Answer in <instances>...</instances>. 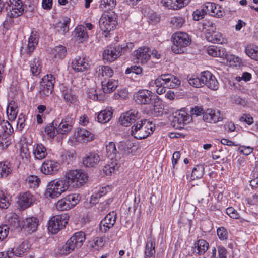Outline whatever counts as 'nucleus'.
Masks as SVG:
<instances>
[{
	"label": "nucleus",
	"instance_id": "f257e3e1",
	"mask_svg": "<svg viewBox=\"0 0 258 258\" xmlns=\"http://www.w3.org/2000/svg\"><path fill=\"white\" fill-rule=\"evenodd\" d=\"M155 125L152 122L143 119L138 121L131 128V135L137 139H145L154 132Z\"/></svg>",
	"mask_w": 258,
	"mask_h": 258
},
{
	"label": "nucleus",
	"instance_id": "f03ea898",
	"mask_svg": "<svg viewBox=\"0 0 258 258\" xmlns=\"http://www.w3.org/2000/svg\"><path fill=\"white\" fill-rule=\"evenodd\" d=\"M69 187L82 186L88 180L87 174L82 170H72L66 172L64 179Z\"/></svg>",
	"mask_w": 258,
	"mask_h": 258
},
{
	"label": "nucleus",
	"instance_id": "7ed1b4c3",
	"mask_svg": "<svg viewBox=\"0 0 258 258\" xmlns=\"http://www.w3.org/2000/svg\"><path fill=\"white\" fill-rule=\"evenodd\" d=\"M173 45L172 51L176 54H181L184 52L186 47L190 44V39L188 35L184 32L174 33L172 37Z\"/></svg>",
	"mask_w": 258,
	"mask_h": 258
},
{
	"label": "nucleus",
	"instance_id": "20e7f679",
	"mask_svg": "<svg viewBox=\"0 0 258 258\" xmlns=\"http://www.w3.org/2000/svg\"><path fill=\"white\" fill-rule=\"evenodd\" d=\"M190 112L192 115L196 116L200 115L202 113L203 120L209 123H215L221 121L223 119L219 111H216L211 109H208L204 112L202 108L196 106L191 109Z\"/></svg>",
	"mask_w": 258,
	"mask_h": 258
},
{
	"label": "nucleus",
	"instance_id": "39448f33",
	"mask_svg": "<svg viewBox=\"0 0 258 258\" xmlns=\"http://www.w3.org/2000/svg\"><path fill=\"white\" fill-rule=\"evenodd\" d=\"M116 19L117 15L113 12H105L99 21L101 30L107 33L113 30L117 24Z\"/></svg>",
	"mask_w": 258,
	"mask_h": 258
},
{
	"label": "nucleus",
	"instance_id": "423d86ee",
	"mask_svg": "<svg viewBox=\"0 0 258 258\" xmlns=\"http://www.w3.org/2000/svg\"><path fill=\"white\" fill-rule=\"evenodd\" d=\"M67 183L64 179L54 180L50 182L47 185L46 195L52 198L58 197L68 189Z\"/></svg>",
	"mask_w": 258,
	"mask_h": 258
},
{
	"label": "nucleus",
	"instance_id": "0eeeda50",
	"mask_svg": "<svg viewBox=\"0 0 258 258\" xmlns=\"http://www.w3.org/2000/svg\"><path fill=\"white\" fill-rule=\"evenodd\" d=\"M157 98L155 94L146 89L140 90L134 94L135 101L141 105H153Z\"/></svg>",
	"mask_w": 258,
	"mask_h": 258
},
{
	"label": "nucleus",
	"instance_id": "6e6552de",
	"mask_svg": "<svg viewBox=\"0 0 258 258\" xmlns=\"http://www.w3.org/2000/svg\"><path fill=\"white\" fill-rule=\"evenodd\" d=\"M128 49L127 45L107 47L104 51L103 58L104 60L112 62L116 59L122 53L127 51Z\"/></svg>",
	"mask_w": 258,
	"mask_h": 258
},
{
	"label": "nucleus",
	"instance_id": "1a4fd4ad",
	"mask_svg": "<svg viewBox=\"0 0 258 258\" xmlns=\"http://www.w3.org/2000/svg\"><path fill=\"white\" fill-rule=\"evenodd\" d=\"M2 128H0V147L6 148L11 144V135L13 128L9 122H4Z\"/></svg>",
	"mask_w": 258,
	"mask_h": 258
},
{
	"label": "nucleus",
	"instance_id": "9d476101",
	"mask_svg": "<svg viewBox=\"0 0 258 258\" xmlns=\"http://www.w3.org/2000/svg\"><path fill=\"white\" fill-rule=\"evenodd\" d=\"M6 7L7 16L10 18L17 17L21 15L24 8L21 0H9Z\"/></svg>",
	"mask_w": 258,
	"mask_h": 258
},
{
	"label": "nucleus",
	"instance_id": "9b49d317",
	"mask_svg": "<svg viewBox=\"0 0 258 258\" xmlns=\"http://www.w3.org/2000/svg\"><path fill=\"white\" fill-rule=\"evenodd\" d=\"M67 223L66 216L56 215L49 221L48 229L49 231L55 234L63 228Z\"/></svg>",
	"mask_w": 258,
	"mask_h": 258
},
{
	"label": "nucleus",
	"instance_id": "f8f14e48",
	"mask_svg": "<svg viewBox=\"0 0 258 258\" xmlns=\"http://www.w3.org/2000/svg\"><path fill=\"white\" fill-rule=\"evenodd\" d=\"M141 116V113L137 109H131L120 116L119 122L122 125L128 126L140 119Z\"/></svg>",
	"mask_w": 258,
	"mask_h": 258
},
{
	"label": "nucleus",
	"instance_id": "ddd939ff",
	"mask_svg": "<svg viewBox=\"0 0 258 258\" xmlns=\"http://www.w3.org/2000/svg\"><path fill=\"white\" fill-rule=\"evenodd\" d=\"M190 116L184 111L175 113L171 124L176 129H182L185 124L189 123Z\"/></svg>",
	"mask_w": 258,
	"mask_h": 258
},
{
	"label": "nucleus",
	"instance_id": "4468645a",
	"mask_svg": "<svg viewBox=\"0 0 258 258\" xmlns=\"http://www.w3.org/2000/svg\"><path fill=\"white\" fill-rule=\"evenodd\" d=\"M72 114H68L66 117L61 120V122L57 125L56 132L57 134L66 135L72 129L73 125Z\"/></svg>",
	"mask_w": 258,
	"mask_h": 258
},
{
	"label": "nucleus",
	"instance_id": "2eb2a0df",
	"mask_svg": "<svg viewBox=\"0 0 258 258\" xmlns=\"http://www.w3.org/2000/svg\"><path fill=\"white\" fill-rule=\"evenodd\" d=\"M116 220V213L113 211L108 213L101 221L100 224V230L106 232L114 225Z\"/></svg>",
	"mask_w": 258,
	"mask_h": 258
},
{
	"label": "nucleus",
	"instance_id": "dca6fc26",
	"mask_svg": "<svg viewBox=\"0 0 258 258\" xmlns=\"http://www.w3.org/2000/svg\"><path fill=\"white\" fill-rule=\"evenodd\" d=\"M190 0H161V3L169 9L177 10L186 6Z\"/></svg>",
	"mask_w": 258,
	"mask_h": 258
},
{
	"label": "nucleus",
	"instance_id": "f3484780",
	"mask_svg": "<svg viewBox=\"0 0 258 258\" xmlns=\"http://www.w3.org/2000/svg\"><path fill=\"white\" fill-rule=\"evenodd\" d=\"M100 161V156L95 152H90L83 158V163L87 167H95Z\"/></svg>",
	"mask_w": 258,
	"mask_h": 258
},
{
	"label": "nucleus",
	"instance_id": "a211bd4d",
	"mask_svg": "<svg viewBox=\"0 0 258 258\" xmlns=\"http://www.w3.org/2000/svg\"><path fill=\"white\" fill-rule=\"evenodd\" d=\"M60 168V165L57 162L48 160L43 163L41 171L45 174L50 175L56 173Z\"/></svg>",
	"mask_w": 258,
	"mask_h": 258
},
{
	"label": "nucleus",
	"instance_id": "6ab92c4d",
	"mask_svg": "<svg viewBox=\"0 0 258 258\" xmlns=\"http://www.w3.org/2000/svg\"><path fill=\"white\" fill-rule=\"evenodd\" d=\"M35 198L30 192H24L20 195L18 204L22 209H25L35 202Z\"/></svg>",
	"mask_w": 258,
	"mask_h": 258
},
{
	"label": "nucleus",
	"instance_id": "aec40b11",
	"mask_svg": "<svg viewBox=\"0 0 258 258\" xmlns=\"http://www.w3.org/2000/svg\"><path fill=\"white\" fill-rule=\"evenodd\" d=\"M134 54L138 61L141 63L147 62L151 57L149 48L146 46L139 48L135 51Z\"/></svg>",
	"mask_w": 258,
	"mask_h": 258
},
{
	"label": "nucleus",
	"instance_id": "412c9836",
	"mask_svg": "<svg viewBox=\"0 0 258 258\" xmlns=\"http://www.w3.org/2000/svg\"><path fill=\"white\" fill-rule=\"evenodd\" d=\"M202 11L206 15L209 14L212 16L220 17L223 16V12L221 10H217L215 4L207 2L201 7Z\"/></svg>",
	"mask_w": 258,
	"mask_h": 258
},
{
	"label": "nucleus",
	"instance_id": "4be33fe9",
	"mask_svg": "<svg viewBox=\"0 0 258 258\" xmlns=\"http://www.w3.org/2000/svg\"><path fill=\"white\" fill-rule=\"evenodd\" d=\"M72 68L76 72H83L89 68V64L85 57L78 56L72 62Z\"/></svg>",
	"mask_w": 258,
	"mask_h": 258
},
{
	"label": "nucleus",
	"instance_id": "5701e85b",
	"mask_svg": "<svg viewBox=\"0 0 258 258\" xmlns=\"http://www.w3.org/2000/svg\"><path fill=\"white\" fill-rule=\"evenodd\" d=\"M155 239L148 237L144 251V258H155Z\"/></svg>",
	"mask_w": 258,
	"mask_h": 258
},
{
	"label": "nucleus",
	"instance_id": "b1692460",
	"mask_svg": "<svg viewBox=\"0 0 258 258\" xmlns=\"http://www.w3.org/2000/svg\"><path fill=\"white\" fill-rule=\"evenodd\" d=\"M38 220L36 217H30L23 221V228L28 232L31 233L35 232L37 228Z\"/></svg>",
	"mask_w": 258,
	"mask_h": 258
},
{
	"label": "nucleus",
	"instance_id": "393cba45",
	"mask_svg": "<svg viewBox=\"0 0 258 258\" xmlns=\"http://www.w3.org/2000/svg\"><path fill=\"white\" fill-rule=\"evenodd\" d=\"M70 23V19L66 17L63 19L62 22H58L54 25V28L56 32L60 34L64 35L68 32L69 30V24Z\"/></svg>",
	"mask_w": 258,
	"mask_h": 258
},
{
	"label": "nucleus",
	"instance_id": "a878e982",
	"mask_svg": "<svg viewBox=\"0 0 258 258\" xmlns=\"http://www.w3.org/2000/svg\"><path fill=\"white\" fill-rule=\"evenodd\" d=\"M209 243L204 239H199L195 244L193 248V252L199 255L205 253L208 249Z\"/></svg>",
	"mask_w": 258,
	"mask_h": 258
},
{
	"label": "nucleus",
	"instance_id": "bb28decb",
	"mask_svg": "<svg viewBox=\"0 0 258 258\" xmlns=\"http://www.w3.org/2000/svg\"><path fill=\"white\" fill-rule=\"evenodd\" d=\"M206 39L210 42L217 44H223L225 42V39L222 37V34L217 31L212 33H205Z\"/></svg>",
	"mask_w": 258,
	"mask_h": 258
},
{
	"label": "nucleus",
	"instance_id": "cd10ccee",
	"mask_svg": "<svg viewBox=\"0 0 258 258\" xmlns=\"http://www.w3.org/2000/svg\"><path fill=\"white\" fill-rule=\"evenodd\" d=\"M74 33L76 39L80 42L85 41L88 37L86 27L82 25L76 27Z\"/></svg>",
	"mask_w": 258,
	"mask_h": 258
},
{
	"label": "nucleus",
	"instance_id": "c85d7f7f",
	"mask_svg": "<svg viewBox=\"0 0 258 258\" xmlns=\"http://www.w3.org/2000/svg\"><path fill=\"white\" fill-rule=\"evenodd\" d=\"M165 87L169 88H175L180 84V80L171 74H165Z\"/></svg>",
	"mask_w": 258,
	"mask_h": 258
},
{
	"label": "nucleus",
	"instance_id": "c756f323",
	"mask_svg": "<svg viewBox=\"0 0 258 258\" xmlns=\"http://www.w3.org/2000/svg\"><path fill=\"white\" fill-rule=\"evenodd\" d=\"M102 89L105 93H110L115 90L117 86V82L115 80L109 79L101 81Z\"/></svg>",
	"mask_w": 258,
	"mask_h": 258
},
{
	"label": "nucleus",
	"instance_id": "7c9ffc66",
	"mask_svg": "<svg viewBox=\"0 0 258 258\" xmlns=\"http://www.w3.org/2000/svg\"><path fill=\"white\" fill-rule=\"evenodd\" d=\"M69 240L74 244L76 248H80L85 240V235L83 232H76Z\"/></svg>",
	"mask_w": 258,
	"mask_h": 258
},
{
	"label": "nucleus",
	"instance_id": "2f4dec72",
	"mask_svg": "<svg viewBox=\"0 0 258 258\" xmlns=\"http://www.w3.org/2000/svg\"><path fill=\"white\" fill-rule=\"evenodd\" d=\"M113 111L111 109L106 108L101 111L97 115L98 121L104 124L109 122L112 117Z\"/></svg>",
	"mask_w": 258,
	"mask_h": 258
},
{
	"label": "nucleus",
	"instance_id": "473e14b6",
	"mask_svg": "<svg viewBox=\"0 0 258 258\" xmlns=\"http://www.w3.org/2000/svg\"><path fill=\"white\" fill-rule=\"evenodd\" d=\"M38 42V38L36 35V32L34 34L32 32L31 34L28 39L27 47L24 49L27 53L30 55L35 49Z\"/></svg>",
	"mask_w": 258,
	"mask_h": 258
},
{
	"label": "nucleus",
	"instance_id": "72a5a7b5",
	"mask_svg": "<svg viewBox=\"0 0 258 258\" xmlns=\"http://www.w3.org/2000/svg\"><path fill=\"white\" fill-rule=\"evenodd\" d=\"M113 75V71L108 66H102L98 70V77L102 80H107Z\"/></svg>",
	"mask_w": 258,
	"mask_h": 258
},
{
	"label": "nucleus",
	"instance_id": "f704fd0d",
	"mask_svg": "<svg viewBox=\"0 0 258 258\" xmlns=\"http://www.w3.org/2000/svg\"><path fill=\"white\" fill-rule=\"evenodd\" d=\"M208 53L212 56L224 58L227 55L225 49L222 47L210 46L207 49Z\"/></svg>",
	"mask_w": 258,
	"mask_h": 258
},
{
	"label": "nucleus",
	"instance_id": "c9c22d12",
	"mask_svg": "<svg viewBox=\"0 0 258 258\" xmlns=\"http://www.w3.org/2000/svg\"><path fill=\"white\" fill-rule=\"evenodd\" d=\"M210 194L207 186H204L197 196L198 202L199 204L206 205L209 202V197Z\"/></svg>",
	"mask_w": 258,
	"mask_h": 258
},
{
	"label": "nucleus",
	"instance_id": "e433bc0d",
	"mask_svg": "<svg viewBox=\"0 0 258 258\" xmlns=\"http://www.w3.org/2000/svg\"><path fill=\"white\" fill-rule=\"evenodd\" d=\"M245 52L250 58L258 61V46L254 44L248 45L245 48Z\"/></svg>",
	"mask_w": 258,
	"mask_h": 258
},
{
	"label": "nucleus",
	"instance_id": "4c0bfd02",
	"mask_svg": "<svg viewBox=\"0 0 258 258\" xmlns=\"http://www.w3.org/2000/svg\"><path fill=\"white\" fill-rule=\"evenodd\" d=\"M12 164L7 162H0V177H6L12 172Z\"/></svg>",
	"mask_w": 258,
	"mask_h": 258
},
{
	"label": "nucleus",
	"instance_id": "58836bf2",
	"mask_svg": "<svg viewBox=\"0 0 258 258\" xmlns=\"http://www.w3.org/2000/svg\"><path fill=\"white\" fill-rule=\"evenodd\" d=\"M33 154L36 159L41 160L46 156L47 153L43 145L38 144L33 151Z\"/></svg>",
	"mask_w": 258,
	"mask_h": 258
},
{
	"label": "nucleus",
	"instance_id": "ea45409f",
	"mask_svg": "<svg viewBox=\"0 0 258 258\" xmlns=\"http://www.w3.org/2000/svg\"><path fill=\"white\" fill-rule=\"evenodd\" d=\"M17 104L14 101H11L7 109V113L9 119L14 120L16 118L17 114Z\"/></svg>",
	"mask_w": 258,
	"mask_h": 258
},
{
	"label": "nucleus",
	"instance_id": "a19ab883",
	"mask_svg": "<svg viewBox=\"0 0 258 258\" xmlns=\"http://www.w3.org/2000/svg\"><path fill=\"white\" fill-rule=\"evenodd\" d=\"M58 122L54 121L51 123L47 125L45 128V132L51 138H53L57 134L56 132L57 126Z\"/></svg>",
	"mask_w": 258,
	"mask_h": 258
},
{
	"label": "nucleus",
	"instance_id": "79ce46f5",
	"mask_svg": "<svg viewBox=\"0 0 258 258\" xmlns=\"http://www.w3.org/2000/svg\"><path fill=\"white\" fill-rule=\"evenodd\" d=\"M204 173V167L203 165H197L192 170L191 179L192 180L201 178Z\"/></svg>",
	"mask_w": 258,
	"mask_h": 258
},
{
	"label": "nucleus",
	"instance_id": "37998d69",
	"mask_svg": "<svg viewBox=\"0 0 258 258\" xmlns=\"http://www.w3.org/2000/svg\"><path fill=\"white\" fill-rule=\"evenodd\" d=\"M78 135L84 142L92 141L94 139V135L92 133L83 128H81L78 131Z\"/></svg>",
	"mask_w": 258,
	"mask_h": 258
},
{
	"label": "nucleus",
	"instance_id": "c03bdc74",
	"mask_svg": "<svg viewBox=\"0 0 258 258\" xmlns=\"http://www.w3.org/2000/svg\"><path fill=\"white\" fill-rule=\"evenodd\" d=\"M30 70L34 76H37L40 74L41 70V65L39 58H34L30 63Z\"/></svg>",
	"mask_w": 258,
	"mask_h": 258
},
{
	"label": "nucleus",
	"instance_id": "a18cd8bd",
	"mask_svg": "<svg viewBox=\"0 0 258 258\" xmlns=\"http://www.w3.org/2000/svg\"><path fill=\"white\" fill-rule=\"evenodd\" d=\"M75 248L74 244L68 240L64 245L59 247V253L62 255H67Z\"/></svg>",
	"mask_w": 258,
	"mask_h": 258
},
{
	"label": "nucleus",
	"instance_id": "49530a36",
	"mask_svg": "<svg viewBox=\"0 0 258 258\" xmlns=\"http://www.w3.org/2000/svg\"><path fill=\"white\" fill-rule=\"evenodd\" d=\"M185 22L184 17L181 16H175L172 17L170 20L171 27L173 28H179L182 26Z\"/></svg>",
	"mask_w": 258,
	"mask_h": 258
},
{
	"label": "nucleus",
	"instance_id": "de8ad7c7",
	"mask_svg": "<svg viewBox=\"0 0 258 258\" xmlns=\"http://www.w3.org/2000/svg\"><path fill=\"white\" fill-rule=\"evenodd\" d=\"M107 155L111 159L116 158L118 152L117 151L115 144L113 142H110L106 146Z\"/></svg>",
	"mask_w": 258,
	"mask_h": 258
},
{
	"label": "nucleus",
	"instance_id": "09e8293b",
	"mask_svg": "<svg viewBox=\"0 0 258 258\" xmlns=\"http://www.w3.org/2000/svg\"><path fill=\"white\" fill-rule=\"evenodd\" d=\"M29 249V246L27 241L23 242L15 250L14 254L17 256H21L23 254L27 253Z\"/></svg>",
	"mask_w": 258,
	"mask_h": 258
},
{
	"label": "nucleus",
	"instance_id": "8fccbe9b",
	"mask_svg": "<svg viewBox=\"0 0 258 258\" xmlns=\"http://www.w3.org/2000/svg\"><path fill=\"white\" fill-rule=\"evenodd\" d=\"M67 49L66 47L62 45H58L55 47L53 50V54L55 58L63 59L66 55Z\"/></svg>",
	"mask_w": 258,
	"mask_h": 258
},
{
	"label": "nucleus",
	"instance_id": "3c124183",
	"mask_svg": "<svg viewBox=\"0 0 258 258\" xmlns=\"http://www.w3.org/2000/svg\"><path fill=\"white\" fill-rule=\"evenodd\" d=\"M54 82L55 78L53 77V75L51 74L47 75L44 76L42 79L41 85H42L43 86H46L47 87H53Z\"/></svg>",
	"mask_w": 258,
	"mask_h": 258
},
{
	"label": "nucleus",
	"instance_id": "603ef678",
	"mask_svg": "<svg viewBox=\"0 0 258 258\" xmlns=\"http://www.w3.org/2000/svg\"><path fill=\"white\" fill-rule=\"evenodd\" d=\"M65 198L72 208L79 203L81 197L78 194H71L68 195Z\"/></svg>",
	"mask_w": 258,
	"mask_h": 258
},
{
	"label": "nucleus",
	"instance_id": "864d4df0",
	"mask_svg": "<svg viewBox=\"0 0 258 258\" xmlns=\"http://www.w3.org/2000/svg\"><path fill=\"white\" fill-rule=\"evenodd\" d=\"M56 208L59 211H65L71 209L66 198L59 200L56 204Z\"/></svg>",
	"mask_w": 258,
	"mask_h": 258
},
{
	"label": "nucleus",
	"instance_id": "5fc2aeb1",
	"mask_svg": "<svg viewBox=\"0 0 258 258\" xmlns=\"http://www.w3.org/2000/svg\"><path fill=\"white\" fill-rule=\"evenodd\" d=\"M116 5V0H101L99 7L102 10L110 9L114 8Z\"/></svg>",
	"mask_w": 258,
	"mask_h": 258
},
{
	"label": "nucleus",
	"instance_id": "6e6d98bb",
	"mask_svg": "<svg viewBox=\"0 0 258 258\" xmlns=\"http://www.w3.org/2000/svg\"><path fill=\"white\" fill-rule=\"evenodd\" d=\"M203 29L206 30L205 33H212L216 31L215 24L211 21L205 20L203 23Z\"/></svg>",
	"mask_w": 258,
	"mask_h": 258
},
{
	"label": "nucleus",
	"instance_id": "4d7b16f0",
	"mask_svg": "<svg viewBox=\"0 0 258 258\" xmlns=\"http://www.w3.org/2000/svg\"><path fill=\"white\" fill-rule=\"evenodd\" d=\"M133 146V144L130 141H121L118 144V149L119 150L122 151L124 152H129L130 149H131Z\"/></svg>",
	"mask_w": 258,
	"mask_h": 258
},
{
	"label": "nucleus",
	"instance_id": "13d9d810",
	"mask_svg": "<svg viewBox=\"0 0 258 258\" xmlns=\"http://www.w3.org/2000/svg\"><path fill=\"white\" fill-rule=\"evenodd\" d=\"M10 204L8 197L5 196L3 190H0V208L1 209H7Z\"/></svg>",
	"mask_w": 258,
	"mask_h": 258
},
{
	"label": "nucleus",
	"instance_id": "bf43d9fd",
	"mask_svg": "<svg viewBox=\"0 0 258 258\" xmlns=\"http://www.w3.org/2000/svg\"><path fill=\"white\" fill-rule=\"evenodd\" d=\"M53 90V87L43 86L42 85H41L39 91L40 94L42 97L48 96L51 94Z\"/></svg>",
	"mask_w": 258,
	"mask_h": 258
},
{
	"label": "nucleus",
	"instance_id": "052dcab7",
	"mask_svg": "<svg viewBox=\"0 0 258 258\" xmlns=\"http://www.w3.org/2000/svg\"><path fill=\"white\" fill-rule=\"evenodd\" d=\"M26 181L31 187H34L36 186H38L39 183L40 182L39 178H38L37 176L34 175L28 177Z\"/></svg>",
	"mask_w": 258,
	"mask_h": 258
},
{
	"label": "nucleus",
	"instance_id": "680f3d73",
	"mask_svg": "<svg viewBox=\"0 0 258 258\" xmlns=\"http://www.w3.org/2000/svg\"><path fill=\"white\" fill-rule=\"evenodd\" d=\"M209 88L216 90L218 88V82L216 79L215 77L212 74V77L210 79L209 83H206V85Z\"/></svg>",
	"mask_w": 258,
	"mask_h": 258
},
{
	"label": "nucleus",
	"instance_id": "e2e57ef3",
	"mask_svg": "<svg viewBox=\"0 0 258 258\" xmlns=\"http://www.w3.org/2000/svg\"><path fill=\"white\" fill-rule=\"evenodd\" d=\"M217 234L221 240H226L228 238L227 231L223 227H221L217 229Z\"/></svg>",
	"mask_w": 258,
	"mask_h": 258
},
{
	"label": "nucleus",
	"instance_id": "0e129e2a",
	"mask_svg": "<svg viewBox=\"0 0 258 258\" xmlns=\"http://www.w3.org/2000/svg\"><path fill=\"white\" fill-rule=\"evenodd\" d=\"M212 74L208 71H204L201 73V81H202V84L206 85V83H209L212 77Z\"/></svg>",
	"mask_w": 258,
	"mask_h": 258
},
{
	"label": "nucleus",
	"instance_id": "69168bd1",
	"mask_svg": "<svg viewBox=\"0 0 258 258\" xmlns=\"http://www.w3.org/2000/svg\"><path fill=\"white\" fill-rule=\"evenodd\" d=\"M188 83L195 87H200L202 86V81H201V78L198 77H190L188 80Z\"/></svg>",
	"mask_w": 258,
	"mask_h": 258
},
{
	"label": "nucleus",
	"instance_id": "338daca9",
	"mask_svg": "<svg viewBox=\"0 0 258 258\" xmlns=\"http://www.w3.org/2000/svg\"><path fill=\"white\" fill-rule=\"evenodd\" d=\"M142 72V69L140 67L136 66H132L130 68H127L125 71V74H128L130 73H134L138 75L140 74Z\"/></svg>",
	"mask_w": 258,
	"mask_h": 258
},
{
	"label": "nucleus",
	"instance_id": "774afa93",
	"mask_svg": "<svg viewBox=\"0 0 258 258\" xmlns=\"http://www.w3.org/2000/svg\"><path fill=\"white\" fill-rule=\"evenodd\" d=\"M8 223L10 226L15 228L20 226V222L17 215H14L9 218Z\"/></svg>",
	"mask_w": 258,
	"mask_h": 258
}]
</instances>
